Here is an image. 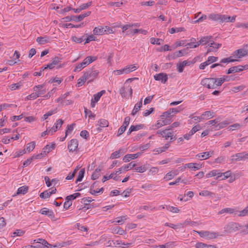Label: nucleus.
I'll return each instance as SVG.
<instances>
[{"label":"nucleus","mask_w":248,"mask_h":248,"mask_svg":"<svg viewBox=\"0 0 248 248\" xmlns=\"http://www.w3.org/2000/svg\"><path fill=\"white\" fill-rule=\"evenodd\" d=\"M236 16H230L225 15L211 14L209 15V19L214 21H219L220 23L234 22Z\"/></svg>","instance_id":"f257e3e1"},{"label":"nucleus","mask_w":248,"mask_h":248,"mask_svg":"<svg viewBox=\"0 0 248 248\" xmlns=\"http://www.w3.org/2000/svg\"><path fill=\"white\" fill-rule=\"evenodd\" d=\"M161 120L158 121L157 123L155 124V128L158 129L161 126L167 124H169L170 122V113L167 111L163 113L161 115Z\"/></svg>","instance_id":"f03ea898"},{"label":"nucleus","mask_w":248,"mask_h":248,"mask_svg":"<svg viewBox=\"0 0 248 248\" xmlns=\"http://www.w3.org/2000/svg\"><path fill=\"white\" fill-rule=\"evenodd\" d=\"M93 34L96 35H101L107 33V32L109 33H112V30L108 26L103 27L99 26L95 27L93 30Z\"/></svg>","instance_id":"7ed1b4c3"},{"label":"nucleus","mask_w":248,"mask_h":248,"mask_svg":"<svg viewBox=\"0 0 248 248\" xmlns=\"http://www.w3.org/2000/svg\"><path fill=\"white\" fill-rule=\"evenodd\" d=\"M98 74V71L96 70L94 67H93L85 72L83 75L87 79H89L88 82H90L97 78Z\"/></svg>","instance_id":"20e7f679"},{"label":"nucleus","mask_w":248,"mask_h":248,"mask_svg":"<svg viewBox=\"0 0 248 248\" xmlns=\"http://www.w3.org/2000/svg\"><path fill=\"white\" fill-rule=\"evenodd\" d=\"M120 93L122 97L128 99L132 96L133 90L132 87L130 86H124L120 90Z\"/></svg>","instance_id":"39448f33"},{"label":"nucleus","mask_w":248,"mask_h":248,"mask_svg":"<svg viewBox=\"0 0 248 248\" xmlns=\"http://www.w3.org/2000/svg\"><path fill=\"white\" fill-rule=\"evenodd\" d=\"M216 80L214 78H204L201 81V84L208 88V89H215L216 88Z\"/></svg>","instance_id":"423d86ee"},{"label":"nucleus","mask_w":248,"mask_h":248,"mask_svg":"<svg viewBox=\"0 0 248 248\" xmlns=\"http://www.w3.org/2000/svg\"><path fill=\"white\" fill-rule=\"evenodd\" d=\"M245 69H248V64L244 65V66L238 65V66H232L228 69V70L227 72V74H230L231 73L239 72L242 71Z\"/></svg>","instance_id":"0eeeda50"},{"label":"nucleus","mask_w":248,"mask_h":248,"mask_svg":"<svg viewBox=\"0 0 248 248\" xmlns=\"http://www.w3.org/2000/svg\"><path fill=\"white\" fill-rule=\"evenodd\" d=\"M199 235L203 238L207 239H211L216 237V233L215 232H211L208 231H200L197 232Z\"/></svg>","instance_id":"6e6552de"},{"label":"nucleus","mask_w":248,"mask_h":248,"mask_svg":"<svg viewBox=\"0 0 248 248\" xmlns=\"http://www.w3.org/2000/svg\"><path fill=\"white\" fill-rule=\"evenodd\" d=\"M214 152L213 151H210L209 152H204L202 154H197L196 156L200 160H205L208 159L210 157L213 155Z\"/></svg>","instance_id":"1a4fd4ad"},{"label":"nucleus","mask_w":248,"mask_h":248,"mask_svg":"<svg viewBox=\"0 0 248 248\" xmlns=\"http://www.w3.org/2000/svg\"><path fill=\"white\" fill-rule=\"evenodd\" d=\"M78 145V140L77 139H72L68 144V149L70 152H74L77 149Z\"/></svg>","instance_id":"9d476101"},{"label":"nucleus","mask_w":248,"mask_h":248,"mask_svg":"<svg viewBox=\"0 0 248 248\" xmlns=\"http://www.w3.org/2000/svg\"><path fill=\"white\" fill-rule=\"evenodd\" d=\"M141 154V153H137L135 154H128L125 155L123 158V160L127 162H129L131 159H134L138 158Z\"/></svg>","instance_id":"9b49d317"},{"label":"nucleus","mask_w":248,"mask_h":248,"mask_svg":"<svg viewBox=\"0 0 248 248\" xmlns=\"http://www.w3.org/2000/svg\"><path fill=\"white\" fill-rule=\"evenodd\" d=\"M136 166V164L133 163V162H131L128 164L118 169L117 171H116V173L118 174H120L122 173L123 170H130L133 168H134Z\"/></svg>","instance_id":"f8f14e48"},{"label":"nucleus","mask_w":248,"mask_h":248,"mask_svg":"<svg viewBox=\"0 0 248 248\" xmlns=\"http://www.w3.org/2000/svg\"><path fill=\"white\" fill-rule=\"evenodd\" d=\"M126 151L124 149H120L118 151H116L111 154L110 159H113L117 158L120 157V155H124Z\"/></svg>","instance_id":"ddd939ff"},{"label":"nucleus","mask_w":248,"mask_h":248,"mask_svg":"<svg viewBox=\"0 0 248 248\" xmlns=\"http://www.w3.org/2000/svg\"><path fill=\"white\" fill-rule=\"evenodd\" d=\"M154 78L156 80H160L163 83H165L168 79L167 75L164 73L156 74L154 76Z\"/></svg>","instance_id":"4468645a"},{"label":"nucleus","mask_w":248,"mask_h":248,"mask_svg":"<svg viewBox=\"0 0 248 248\" xmlns=\"http://www.w3.org/2000/svg\"><path fill=\"white\" fill-rule=\"evenodd\" d=\"M185 167H187L189 169H193L194 170H200L202 168V165L200 164L197 163H190L186 164Z\"/></svg>","instance_id":"2eb2a0df"},{"label":"nucleus","mask_w":248,"mask_h":248,"mask_svg":"<svg viewBox=\"0 0 248 248\" xmlns=\"http://www.w3.org/2000/svg\"><path fill=\"white\" fill-rule=\"evenodd\" d=\"M214 112L211 111H206L203 113L201 116V118L203 120L204 119H209L214 117Z\"/></svg>","instance_id":"dca6fc26"},{"label":"nucleus","mask_w":248,"mask_h":248,"mask_svg":"<svg viewBox=\"0 0 248 248\" xmlns=\"http://www.w3.org/2000/svg\"><path fill=\"white\" fill-rule=\"evenodd\" d=\"M142 98L141 99L140 101L137 103L134 107V109H133L131 114L132 115H135L140 109V108L142 107Z\"/></svg>","instance_id":"f3484780"},{"label":"nucleus","mask_w":248,"mask_h":248,"mask_svg":"<svg viewBox=\"0 0 248 248\" xmlns=\"http://www.w3.org/2000/svg\"><path fill=\"white\" fill-rule=\"evenodd\" d=\"M34 242L39 243L42 248H48V243L44 239L39 238L37 240H34Z\"/></svg>","instance_id":"a211bd4d"},{"label":"nucleus","mask_w":248,"mask_h":248,"mask_svg":"<svg viewBox=\"0 0 248 248\" xmlns=\"http://www.w3.org/2000/svg\"><path fill=\"white\" fill-rule=\"evenodd\" d=\"M247 55L243 49H239L235 51L233 53V56L236 58H241Z\"/></svg>","instance_id":"6ab92c4d"},{"label":"nucleus","mask_w":248,"mask_h":248,"mask_svg":"<svg viewBox=\"0 0 248 248\" xmlns=\"http://www.w3.org/2000/svg\"><path fill=\"white\" fill-rule=\"evenodd\" d=\"M157 134L161 135L162 137L165 138L167 140L170 137L171 132H168V129L164 130H158L156 132Z\"/></svg>","instance_id":"aec40b11"},{"label":"nucleus","mask_w":248,"mask_h":248,"mask_svg":"<svg viewBox=\"0 0 248 248\" xmlns=\"http://www.w3.org/2000/svg\"><path fill=\"white\" fill-rule=\"evenodd\" d=\"M49 38L46 36L44 37H38L36 39V41L40 45H44L46 43H47L49 42Z\"/></svg>","instance_id":"412c9836"},{"label":"nucleus","mask_w":248,"mask_h":248,"mask_svg":"<svg viewBox=\"0 0 248 248\" xmlns=\"http://www.w3.org/2000/svg\"><path fill=\"white\" fill-rule=\"evenodd\" d=\"M112 232L114 234L124 235L126 234V231L120 227L114 228L112 230Z\"/></svg>","instance_id":"4be33fe9"},{"label":"nucleus","mask_w":248,"mask_h":248,"mask_svg":"<svg viewBox=\"0 0 248 248\" xmlns=\"http://www.w3.org/2000/svg\"><path fill=\"white\" fill-rule=\"evenodd\" d=\"M40 212L43 215H47L51 218L54 217L53 212L51 210H47L46 208H44L42 209Z\"/></svg>","instance_id":"5701e85b"},{"label":"nucleus","mask_w":248,"mask_h":248,"mask_svg":"<svg viewBox=\"0 0 248 248\" xmlns=\"http://www.w3.org/2000/svg\"><path fill=\"white\" fill-rule=\"evenodd\" d=\"M96 182H94L91 186L90 187V193L91 194H92V195H95L97 193H98L99 192H103V191H104V188L103 187L101 188L98 191H97L95 189H94V188L95 187V184H96Z\"/></svg>","instance_id":"b1692460"},{"label":"nucleus","mask_w":248,"mask_h":248,"mask_svg":"<svg viewBox=\"0 0 248 248\" xmlns=\"http://www.w3.org/2000/svg\"><path fill=\"white\" fill-rule=\"evenodd\" d=\"M55 147V144L53 143L49 146V145H46L43 149V152L44 153V155H46L50 152L52 149H53Z\"/></svg>","instance_id":"393cba45"},{"label":"nucleus","mask_w":248,"mask_h":248,"mask_svg":"<svg viewBox=\"0 0 248 248\" xmlns=\"http://www.w3.org/2000/svg\"><path fill=\"white\" fill-rule=\"evenodd\" d=\"M211 38H212L211 36H207L203 37L200 39V40L199 42H198V44L199 45L201 44L205 45L209 42Z\"/></svg>","instance_id":"a878e982"},{"label":"nucleus","mask_w":248,"mask_h":248,"mask_svg":"<svg viewBox=\"0 0 248 248\" xmlns=\"http://www.w3.org/2000/svg\"><path fill=\"white\" fill-rule=\"evenodd\" d=\"M222 175V173L218 172L217 170H213L210 171L206 175V177L209 178L213 176L218 175V177H220Z\"/></svg>","instance_id":"bb28decb"},{"label":"nucleus","mask_w":248,"mask_h":248,"mask_svg":"<svg viewBox=\"0 0 248 248\" xmlns=\"http://www.w3.org/2000/svg\"><path fill=\"white\" fill-rule=\"evenodd\" d=\"M29 187L27 186H24L21 187H20L18 188L16 195H19L20 194H25L28 190Z\"/></svg>","instance_id":"cd10ccee"},{"label":"nucleus","mask_w":248,"mask_h":248,"mask_svg":"<svg viewBox=\"0 0 248 248\" xmlns=\"http://www.w3.org/2000/svg\"><path fill=\"white\" fill-rule=\"evenodd\" d=\"M235 156L236 157V160H241L243 159L248 158V154H244V153H238L235 154Z\"/></svg>","instance_id":"c85d7f7f"},{"label":"nucleus","mask_w":248,"mask_h":248,"mask_svg":"<svg viewBox=\"0 0 248 248\" xmlns=\"http://www.w3.org/2000/svg\"><path fill=\"white\" fill-rule=\"evenodd\" d=\"M96 59L97 58L94 56H88L83 60V61L85 62V64L88 65L92 62L95 61Z\"/></svg>","instance_id":"c756f323"},{"label":"nucleus","mask_w":248,"mask_h":248,"mask_svg":"<svg viewBox=\"0 0 248 248\" xmlns=\"http://www.w3.org/2000/svg\"><path fill=\"white\" fill-rule=\"evenodd\" d=\"M96 59L97 58L94 56H88L83 60V61L85 62V64L88 65L92 62L95 61Z\"/></svg>","instance_id":"7c9ffc66"},{"label":"nucleus","mask_w":248,"mask_h":248,"mask_svg":"<svg viewBox=\"0 0 248 248\" xmlns=\"http://www.w3.org/2000/svg\"><path fill=\"white\" fill-rule=\"evenodd\" d=\"M150 42L153 45L156 44L157 45H160L163 44V40L161 39L155 38L153 37L150 39Z\"/></svg>","instance_id":"2f4dec72"},{"label":"nucleus","mask_w":248,"mask_h":248,"mask_svg":"<svg viewBox=\"0 0 248 248\" xmlns=\"http://www.w3.org/2000/svg\"><path fill=\"white\" fill-rule=\"evenodd\" d=\"M136 69H137L136 66L133 65H131L128 67H126L124 68H123V72H124V73L125 74H128L133 71L135 70Z\"/></svg>","instance_id":"473e14b6"},{"label":"nucleus","mask_w":248,"mask_h":248,"mask_svg":"<svg viewBox=\"0 0 248 248\" xmlns=\"http://www.w3.org/2000/svg\"><path fill=\"white\" fill-rule=\"evenodd\" d=\"M98 123L100 127H107L108 126V122L106 119H101Z\"/></svg>","instance_id":"72a5a7b5"},{"label":"nucleus","mask_w":248,"mask_h":248,"mask_svg":"<svg viewBox=\"0 0 248 248\" xmlns=\"http://www.w3.org/2000/svg\"><path fill=\"white\" fill-rule=\"evenodd\" d=\"M64 21L66 22L70 21H80V20L78 18V16H67L64 18Z\"/></svg>","instance_id":"f704fd0d"},{"label":"nucleus","mask_w":248,"mask_h":248,"mask_svg":"<svg viewBox=\"0 0 248 248\" xmlns=\"http://www.w3.org/2000/svg\"><path fill=\"white\" fill-rule=\"evenodd\" d=\"M87 65L85 64V63L84 61H83L82 62L79 63L78 64L75 69L74 70V72L77 71H80L82 69L85 68Z\"/></svg>","instance_id":"c9c22d12"},{"label":"nucleus","mask_w":248,"mask_h":248,"mask_svg":"<svg viewBox=\"0 0 248 248\" xmlns=\"http://www.w3.org/2000/svg\"><path fill=\"white\" fill-rule=\"evenodd\" d=\"M101 170L99 168L95 169L92 175V179L94 180L97 179L100 176V172Z\"/></svg>","instance_id":"e433bc0d"},{"label":"nucleus","mask_w":248,"mask_h":248,"mask_svg":"<svg viewBox=\"0 0 248 248\" xmlns=\"http://www.w3.org/2000/svg\"><path fill=\"white\" fill-rule=\"evenodd\" d=\"M234 212V209L231 208H224L221 210L219 212L218 214L221 215L225 213H228L230 214H232Z\"/></svg>","instance_id":"4c0bfd02"},{"label":"nucleus","mask_w":248,"mask_h":248,"mask_svg":"<svg viewBox=\"0 0 248 248\" xmlns=\"http://www.w3.org/2000/svg\"><path fill=\"white\" fill-rule=\"evenodd\" d=\"M84 173H85V169H82L79 170V171L78 172V178L76 181V183H77L78 182H80L82 180V179L84 176Z\"/></svg>","instance_id":"58836bf2"},{"label":"nucleus","mask_w":248,"mask_h":248,"mask_svg":"<svg viewBox=\"0 0 248 248\" xmlns=\"http://www.w3.org/2000/svg\"><path fill=\"white\" fill-rule=\"evenodd\" d=\"M35 146V143L34 141H32L31 142H30L27 144V147H26V150L28 152H30L31 151H32Z\"/></svg>","instance_id":"ea45409f"},{"label":"nucleus","mask_w":248,"mask_h":248,"mask_svg":"<svg viewBox=\"0 0 248 248\" xmlns=\"http://www.w3.org/2000/svg\"><path fill=\"white\" fill-rule=\"evenodd\" d=\"M105 92H106L105 90H102L101 92L98 93H97L94 94V98L93 99L96 102L98 101L100 97L102 96L103 94H104L105 93Z\"/></svg>","instance_id":"a19ab883"},{"label":"nucleus","mask_w":248,"mask_h":248,"mask_svg":"<svg viewBox=\"0 0 248 248\" xmlns=\"http://www.w3.org/2000/svg\"><path fill=\"white\" fill-rule=\"evenodd\" d=\"M165 225L166 226L170 227L174 229H177L178 228H181L183 227V225L181 223L178 224L177 225H175V224H171V223H166L165 224Z\"/></svg>","instance_id":"79ce46f5"},{"label":"nucleus","mask_w":248,"mask_h":248,"mask_svg":"<svg viewBox=\"0 0 248 248\" xmlns=\"http://www.w3.org/2000/svg\"><path fill=\"white\" fill-rule=\"evenodd\" d=\"M228 124L229 123L228 122V121H225L218 124L217 125H216V127L217 129H220L226 127Z\"/></svg>","instance_id":"37998d69"},{"label":"nucleus","mask_w":248,"mask_h":248,"mask_svg":"<svg viewBox=\"0 0 248 248\" xmlns=\"http://www.w3.org/2000/svg\"><path fill=\"white\" fill-rule=\"evenodd\" d=\"M199 195L202 196H213V195H215V194L206 190L200 192Z\"/></svg>","instance_id":"c03bdc74"},{"label":"nucleus","mask_w":248,"mask_h":248,"mask_svg":"<svg viewBox=\"0 0 248 248\" xmlns=\"http://www.w3.org/2000/svg\"><path fill=\"white\" fill-rule=\"evenodd\" d=\"M218 60V57H215V56H209L206 62V63L208 64V65L210 64L211 63L217 62Z\"/></svg>","instance_id":"a18cd8bd"},{"label":"nucleus","mask_w":248,"mask_h":248,"mask_svg":"<svg viewBox=\"0 0 248 248\" xmlns=\"http://www.w3.org/2000/svg\"><path fill=\"white\" fill-rule=\"evenodd\" d=\"M87 80L85 76L83 75L82 77H81L80 78L78 79V81L77 83V85L78 87H80L83 85L85 81Z\"/></svg>","instance_id":"49530a36"},{"label":"nucleus","mask_w":248,"mask_h":248,"mask_svg":"<svg viewBox=\"0 0 248 248\" xmlns=\"http://www.w3.org/2000/svg\"><path fill=\"white\" fill-rule=\"evenodd\" d=\"M80 196V193H75L73 194L70 195L69 196H68L66 197V200L71 201L72 200H74L77 197H78Z\"/></svg>","instance_id":"de8ad7c7"},{"label":"nucleus","mask_w":248,"mask_h":248,"mask_svg":"<svg viewBox=\"0 0 248 248\" xmlns=\"http://www.w3.org/2000/svg\"><path fill=\"white\" fill-rule=\"evenodd\" d=\"M237 60L236 59H233L232 57H230L227 58L223 59L221 60L220 62L221 63H228V62H234L235 61H237Z\"/></svg>","instance_id":"09e8293b"},{"label":"nucleus","mask_w":248,"mask_h":248,"mask_svg":"<svg viewBox=\"0 0 248 248\" xmlns=\"http://www.w3.org/2000/svg\"><path fill=\"white\" fill-rule=\"evenodd\" d=\"M185 30V29L184 28H172L169 30V32L170 33L172 34L174 32H178L180 31H184Z\"/></svg>","instance_id":"8fccbe9b"},{"label":"nucleus","mask_w":248,"mask_h":248,"mask_svg":"<svg viewBox=\"0 0 248 248\" xmlns=\"http://www.w3.org/2000/svg\"><path fill=\"white\" fill-rule=\"evenodd\" d=\"M170 145L169 143H166L165 144V145L161 147V148H157L156 150V152H158V153H161L162 152H163L164 151H166V150H167L169 147H170Z\"/></svg>","instance_id":"3c124183"},{"label":"nucleus","mask_w":248,"mask_h":248,"mask_svg":"<svg viewBox=\"0 0 248 248\" xmlns=\"http://www.w3.org/2000/svg\"><path fill=\"white\" fill-rule=\"evenodd\" d=\"M127 218L128 217L126 215L119 217L117 218V220H116V222L118 223L123 224Z\"/></svg>","instance_id":"603ef678"},{"label":"nucleus","mask_w":248,"mask_h":248,"mask_svg":"<svg viewBox=\"0 0 248 248\" xmlns=\"http://www.w3.org/2000/svg\"><path fill=\"white\" fill-rule=\"evenodd\" d=\"M214 79L216 80V88L217 86H221L224 82L222 78H214Z\"/></svg>","instance_id":"864d4df0"},{"label":"nucleus","mask_w":248,"mask_h":248,"mask_svg":"<svg viewBox=\"0 0 248 248\" xmlns=\"http://www.w3.org/2000/svg\"><path fill=\"white\" fill-rule=\"evenodd\" d=\"M143 127V125L142 124H139L137 125H131L130 126L131 127V131H135L139 130L141 128H142Z\"/></svg>","instance_id":"5fc2aeb1"},{"label":"nucleus","mask_w":248,"mask_h":248,"mask_svg":"<svg viewBox=\"0 0 248 248\" xmlns=\"http://www.w3.org/2000/svg\"><path fill=\"white\" fill-rule=\"evenodd\" d=\"M123 4V3L122 2L117 1V2H109L108 3V5L109 6H110V7H112V6L120 7Z\"/></svg>","instance_id":"6e6d98bb"},{"label":"nucleus","mask_w":248,"mask_h":248,"mask_svg":"<svg viewBox=\"0 0 248 248\" xmlns=\"http://www.w3.org/2000/svg\"><path fill=\"white\" fill-rule=\"evenodd\" d=\"M201 129V126L200 125H197L193 127L192 129L190 130L189 133L190 134L193 135L194 133H195L197 131Z\"/></svg>","instance_id":"4d7b16f0"},{"label":"nucleus","mask_w":248,"mask_h":248,"mask_svg":"<svg viewBox=\"0 0 248 248\" xmlns=\"http://www.w3.org/2000/svg\"><path fill=\"white\" fill-rule=\"evenodd\" d=\"M40 197L43 199L48 198L50 197V194H49V191L46 190L40 194Z\"/></svg>","instance_id":"13d9d810"},{"label":"nucleus","mask_w":248,"mask_h":248,"mask_svg":"<svg viewBox=\"0 0 248 248\" xmlns=\"http://www.w3.org/2000/svg\"><path fill=\"white\" fill-rule=\"evenodd\" d=\"M84 112L85 113L86 117L88 114H89V118H94L95 117V115L94 113H93L91 110L87 109L86 108H84Z\"/></svg>","instance_id":"bf43d9fd"},{"label":"nucleus","mask_w":248,"mask_h":248,"mask_svg":"<svg viewBox=\"0 0 248 248\" xmlns=\"http://www.w3.org/2000/svg\"><path fill=\"white\" fill-rule=\"evenodd\" d=\"M132 32L134 34L140 33L145 35L147 33V31L146 30L143 29H134L133 30Z\"/></svg>","instance_id":"052dcab7"},{"label":"nucleus","mask_w":248,"mask_h":248,"mask_svg":"<svg viewBox=\"0 0 248 248\" xmlns=\"http://www.w3.org/2000/svg\"><path fill=\"white\" fill-rule=\"evenodd\" d=\"M135 170L138 172L142 173L146 170V168L144 166H140L135 168Z\"/></svg>","instance_id":"680f3d73"},{"label":"nucleus","mask_w":248,"mask_h":248,"mask_svg":"<svg viewBox=\"0 0 248 248\" xmlns=\"http://www.w3.org/2000/svg\"><path fill=\"white\" fill-rule=\"evenodd\" d=\"M208 46L210 47H213V48L217 49L219 47L221 46V44L216 43L214 42H213L212 43H211L210 44H209Z\"/></svg>","instance_id":"e2e57ef3"},{"label":"nucleus","mask_w":248,"mask_h":248,"mask_svg":"<svg viewBox=\"0 0 248 248\" xmlns=\"http://www.w3.org/2000/svg\"><path fill=\"white\" fill-rule=\"evenodd\" d=\"M61 60L62 59L59 58L58 57H55L54 58L52 59L51 62L54 65H56L61 62Z\"/></svg>","instance_id":"0e129e2a"},{"label":"nucleus","mask_w":248,"mask_h":248,"mask_svg":"<svg viewBox=\"0 0 248 248\" xmlns=\"http://www.w3.org/2000/svg\"><path fill=\"white\" fill-rule=\"evenodd\" d=\"M33 160L32 157L31 156V158L27 159L26 160H25L23 164V167H26L28 166L29 165H30L32 161Z\"/></svg>","instance_id":"69168bd1"},{"label":"nucleus","mask_w":248,"mask_h":248,"mask_svg":"<svg viewBox=\"0 0 248 248\" xmlns=\"http://www.w3.org/2000/svg\"><path fill=\"white\" fill-rule=\"evenodd\" d=\"M207 245L203 243H197L196 244V248H207Z\"/></svg>","instance_id":"338daca9"},{"label":"nucleus","mask_w":248,"mask_h":248,"mask_svg":"<svg viewBox=\"0 0 248 248\" xmlns=\"http://www.w3.org/2000/svg\"><path fill=\"white\" fill-rule=\"evenodd\" d=\"M171 244L167 243L165 245H161L157 246L156 248H171Z\"/></svg>","instance_id":"774afa93"}]
</instances>
